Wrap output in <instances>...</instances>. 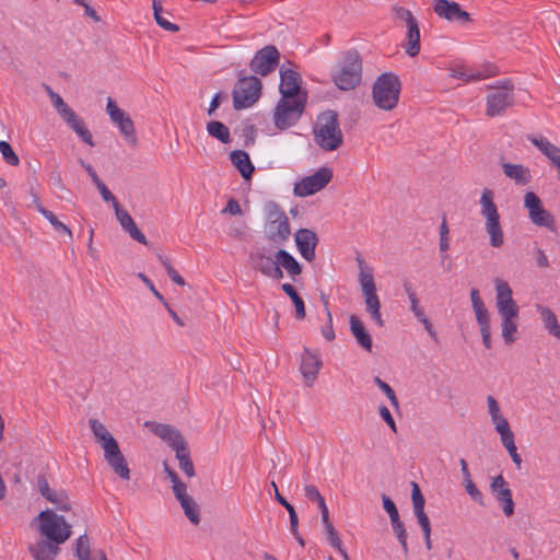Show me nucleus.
I'll return each instance as SVG.
<instances>
[{
    "label": "nucleus",
    "mask_w": 560,
    "mask_h": 560,
    "mask_svg": "<svg viewBox=\"0 0 560 560\" xmlns=\"http://www.w3.org/2000/svg\"><path fill=\"white\" fill-rule=\"evenodd\" d=\"M280 93L282 97H300L306 96L305 93H301V77L300 74L291 69L280 70Z\"/></svg>",
    "instance_id": "obj_21"
},
{
    "label": "nucleus",
    "mask_w": 560,
    "mask_h": 560,
    "mask_svg": "<svg viewBox=\"0 0 560 560\" xmlns=\"http://www.w3.org/2000/svg\"><path fill=\"white\" fill-rule=\"evenodd\" d=\"M62 119L69 125V127L90 147H94L92 133L85 127L84 121L71 109L66 114Z\"/></svg>",
    "instance_id": "obj_29"
},
{
    "label": "nucleus",
    "mask_w": 560,
    "mask_h": 560,
    "mask_svg": "<svg viewBox=\"0 0 560 560\" xmlns=\"http://www.w3.org/2000/svg\"><path fill=\"white\" fill-rule=\"evenodd\" d=\"M375 384L378 386V388L387 396L390 404L395 407H399L398 398L394 392V389L384 381H382L378 376L374 378Z\"/></svg>",
    "instance_id": "obj_51"
},
{
    "label": "nucleus",
    "mask_w": 560,
    "mask_h": 560,
    "mask_svg": "<svg viewBox=\"0 0 560 560\" xmlns=\"http://www.w3.org/2000/svg\"><path fill=\"white\" fill-rule=\"evenodd\" d=\"M222 212L230 213L232 215H241L242 209L237 200L230 199Z\"/></svg>",
    "instance_id": "obj_64"
},
{
    "label": "nucleus",
    "mask_w": 560,
    "mask_h": 560,
    "mask_svg": "<svg viewBox=\"0 0 560 560\" xmlns=\"http://www.w3.org/2000/svg\"><path fill=\"white\" fill-rule=\"evenodd\" d=\"M37 488L39 493L47 499L56 489H51L47 478L44 475L37 477Z\"/></svg>",
    "instance_id": "obj_57"
},
{
    "label": "nucleus",
    "mask_w": 560,
    "mask_h": 560,
    "mask_svg": "<svg viewBox=\"0 0 560 560\" xmlns=\"http://www.w3.org/2000/svg\"><path fill=\"white\" fill-rule=\"evenodd\" d=\"M470 300H471V306H472V310H474V313L476 316V320L486 318V317H490L489 312H488L482 299L480 298V293H479L478 289L472 288L470 290Z\"/></svg>",
    "instance_id": "obj_44"
},
{
    "label": "nucleus",
    "mask_w": 560,
    "mask_h": 560,
    "mask_svg": "<svg viewBox=\"0 0 560 560\" xmlns=\"http://www.w3.org/2000/svg\"><path fill=\"white\" fill-rule=\"evenodd\" d=\"M324 305H325V311H326V315H327V325L325 327L322 328V334L324 336V338L328 341H331L335 339V331H334V328H332V316H331V313L328 308V302L327 301H324Z\"/></svg>",
    "instance_id": "obj_55"
},
{
    "label": "nucleus",
    "mask_w": 560,
    "mask_h": 560,
    "mask_svg": "<svg viewBox=\"0 0 560 560\" xmlns=\"http://www.w3.org/2000/svg\"><path fill=\"white\" fill-rule=\"evenodd\" d=\"M261 88V82L257 77H241L233 90L234 108H247L256 103L260 96Z\"/></svg>",
    "instance_id": "obj_13"
},
{
    "label": "nucleus",
    "mask_w": 560,
    "mask_h": 560,
    "mask_svg": "<svg viewBox=\"0 0 560 560\" xmlns=\"http://www.w3.org/2000/svg\"><path fill=\"white\" fill-rule=\"evenodd\" d=\"M277 501L284 506V512L289 513L290 516V528L292 533H296L298 528V515L291 503H289L279 492H277Z\"/></svg>",
    "instance_id": "obj_49"
},
{
    "label": "nucleus",
    "mask_w": 560,
    "mask_h": 560,
    "mask_svg": "<svg viewBox=\"0 0 560 560\" xmlns=\"http://www.w3.org/2000/svg\"><path fill=\"white\" fill-rule=\"evenodd\" d=\"M488 412L491 418V422L494 425V429L502 428L509 424L508 419L502 415L500 406L497 399L489 395L487 397Z\"/></svg>",
    "instance_id": "obj_37"
},
{
    "label": "nucleus",
    "mask_w": 560,
    "mask_h": 560,
    "mask_svg": "<svg viewBox=\"0 0 560 560\" xmlns=\"http://www.w3.org/2000/svg\"><path fill=\"white\" fill-rule=\"evenodd\" d=\"M530 142L557 167L560 165V148L545 137H532Z\"/></svg>",
    "instance_id": "obj_28"
},
{
    "label": "nucleus",
    "mask_w": 560,
    "mask_h": 560,
    "mask_svg": "<svg viewBox=\"0 0 560 560\" xmlns=\"http://www.w3.org/2000/svg\"><path fill=\"white\" fill-rule=\"evenodd\" d=\"M325 530L327 534V540L328 542L338 550V552L341 555L342 560H350L348 552L342 547V542L338 536V533L334 528L332 524L330 522L325 523Z\"/></svg>",
    "instance_id": "obj_43"
},
{
    "label": "nucleus",
    "mask_w": 560,
    "mask_h": 560,
    "mask_svg": "<svg viewBox=\"0 0 560 560\" xmlns=\"http://www.w3.org/2000/svg\"><path fill=\"white\" fill-rule=\"evenodd\" d=\"M207 132L210 137L219 140L223 144H228L232 141L230 129L221 121H209L207 124Z\"/></svg>",
    "instance_id": "obj_35"
},
{
    "label": "nucleus",
    "mask_w": 560,
    "mask_h": 560,
    "mask_svg": "<svg viewBox=\"0 0 560 560\" xmlns=\"http://www.w3.org/2000/svg\"><path fill=\"white\" fill-rule=\"evenodd\" d=\"M315 143L326 152L336 151L343 143V135L339 126L338 115L327 110L317 116L313 127Z\"/></svg>",
    "instance_id": "obj_4"
},
{
    "label": "nucleus",
    "mask_w": 560,
    "mask_h": 560,
    "mask_svg": "<svg viewBox=\"0 0 560 560\" xmlns=\"http://www.w3.org/2000/svg\"><path fill=\"white\" fill-rule=\"evenodd\" d=\"M265 214L264 234L267 243H260L256 246L282 248L291 235L290 222L285 212L277 203L269 202L265 207Z\"/></svg>",
    "instance_id": "obj_3"
},
{
    "label": "nucleus",
    "mask_w": 560,
    "mask_h": 560,
    "mask_svg": "<svg viewBox=\"0 0 560 560\" xmlns=\"http://www.w3.org/2000/svg\"><path fill=\"white\" fill-rule=\"evenodd\" d=\"M401 91V82L393 72H385L376 78L372 86L374 105L385 112L397 107Z\"/></svg>",
    "instance_id": "obj_5"
},
{
    "label": "nucleus",
    "mask_w": 560,
    "mask_h": 560,
    "mask_svg": "<svg viewBox=\"0 0 560 560\" xmlns=\"http://www.w3.org/2000/svg\"><path fill=\"white\" fill-rule=\"evenodd\" d=\"M173 492H174V495L176 497V499L178 501L190 497L187 493V486H186V483L183 482L180 479H178L177 481L173 482Z\"/></svg>",
    "instance_id": "obj_59"
},
{
    "label": "nucleus",
    "mask_w": 560,
    "mask_h": 560,
    "mask_svg": "<svg viewBox=\"0 0 560 560\" xmlns=\"http://www.w3.org/2000/svg\"><path fill=\"white\" fill-rule=\"evenodd\" d=\"M464 487L468 495L477 503L483 505V498L481 491L474 483L472 479L464 480Z\"/></svg>",
    "instance_id": "obj_52"
},
{
    "label": "nucleus",
    "mask_w": 560,
    "mask_h": 560,
    "mask_svg": "<svg viewBox=\"0 0 560 560\" xmlns=\"http://www.w3.org/2000/svg\"><path fill=\"white\" fill-rule=\"evenodd\" d=\"M280 54L276 46L267 45L259 49L249 62V68L256 74L266 77L271 73L279 63Z\"/></svg>",
    "instance_id": "obj_16"
},
{
    "label": "nucleus",
    "mask_w": 560,
    "mask_h": 560,
    "mask_svg": "<svg viewBox=\"0 0 560 560\" xmlns=\"http://www.w3.org/2000/svg\"><path fill=\"white\" fill-rule=\"evenodd\" d=\"M480 214L485 219V231L492 247L499 248L504 244V231L500 221V213L494 203V192L485 188L480 196Z\"/></svg>",
    "instance_id": "obj_6"
},
{
    "label": "nucleus",
    "mask_w": 560,
    "mask_h": 560,
    "mask_svg": "<svg viewBox=\"0 0 560 560\" xmlns=\"http://www.w3.org/2000/svg\"><path fill=\"white\" fill-rule=\"evenodd\" d=\"M75 556L79 560H90L92 555L90 551V541L86 534L81 535L77 539Z\"/></svg>",
    "instance_id": "obj_48"
},
{
    "label": "nucleus",
    "mask_w": 560,
    "mask_h": 560,
    "mask_svg": "<svg viewBox=\"0 0 560 560\" xmlns=\"http://www.w3.org/2000/svg\"><path fill=\"white\" fill-rule=\"evenodd\" d=\"M405 51L410 57H416L420 52V30L418 22L408 27Z\"/></svg>",
    "instance_id": "obj_33"
},
{
    "label": "nucleus",
    "mask_w": 560,
    "mask_h": 560,
    "mask_svg": "<svg viewBox=\"0 0 560 560\" xmlns=\"http://www.w3.org/2000/svg\"><path fill=\"white\" fill-rule=\"evenodd\" d=\"M281 289L292 300L296 318L303 319L305 317V305L294 287L290 283H282Z\"/></svg>",
    "instance_id": "obj_40"
},
{
    "label": "nucleus",
    "mask_w": 560,
    "mask_h": 560,
    "mask_svg": "<svg viewBox=\"0 0 560 560\" xmlns=\"http://www.w3.org/2000/svg\"><path fill=\"white\" fill-rule=\"evenodd\" d=\"M411 500L413 512L423 534L431 533V523L424 512V498L421 493L420 487L417 482H411Z\"/></svg>",
    "instance_id": "obj_23"
},
{
    "label": "nucleus",
    "mask_w": 560,
    "mask_h": 560,
    "mask_svg": "<svg viewBox=\"0 0 560 560\" xmlns=\"http://www.w3.org/2000/svg\"><path fill=\"white\" fill-rule=\"evenodd\" d=\"M502 318L501 335L506 345L515 341V334L517 331L518 312L499 314Z\"/></svg>",
    "instance_id": "obj_31"
},
{
    "label": "nucleus",
    "mask_w": 560,
    "mask_h": 560,
    "mask_svg": "<svg viewBox=\"0 0 560 560\" xmlns=\"http://www.w3.org/2000/svg\"><path fill=\"white\" fill-rule=\"evenodd\" d=\"M410 302V310L415 317L423 325L424 329L428 331V334L433 338L436 339V332L432 326V323L429 320V318L425 316L423 307L419 305V300L416 296H411L409 299Z\"/></svg>",
    "instance_id": "obj_36"
},
{
    "label": "nucleus",
    "mask_w": 560,
    "mask_h": 560,
    "mask_svg": "<svg viewBox=\"0 0 560 560\" xmlns=\"http://www.w3.org/2000/svg\"><path fill=\"white\" fill-rule=\"evenodd\" d=\"M495 431L500 434L501 442L504 447L515 443L514 433L512 432L510 424L495 429Z\"/></svg>",
    "instance_id": "obj_56"
},
{
    "label": "nucleus",
    "mask_w": 560,
    "mask_h": 560,
    "mask_svg": "<svg viewBox=\"0 0 560 560\" xmlns=\"http://www.w3.org/2000/svg\"><path fill=\"white\" fill-rule=\"evenodd\" d=\"M0 153L2 155L3 161L10 166H18L20 164V159L18 154L14 152L12 145L8 141H0Z\"/></svg>",
    "instance_id": "obj_46"
},
{
    "label": "nucleus",
    "mask_w": 560,
    "mask_h": 560,
    "mask_svg": "<svg viewBox=\"0 0 560 560\" xmlns=\"http://www.w3.org/2000/svg\"><path fill=\"white\" fill-rule=\"evenodd\" d=\"M294 238L301 256L307 261L314 260L318 241L316 234L308 229H300Z\"/></svg>",
    "instance_id": "obj_22"
},
{
    "label": "nucleus",
    "mask_w": 560,
    "mask_h": 560,
    "mask_svg": "<svg viewBox=\"0 0 560 560\" xmlns=\"http://www.w3.org/2000/svg\"><path fill=\"white\" fill-rule=\"evenodd\" d=\"M50 100L61 118L72 109L58 93H51Z\"/></svg>",
    "instance_id": "obj_54"
},
{
    "label": "nucleus",
    "mask_w": 560,
    "mask_h": 560,
    "mask_svg": "<svg viewBox=\"0 0 560 560\" xmlns=\"http://www.w3.org/2000/svg\"><path fill=\"white\" fill-rule=\"evenodd\" d=\"M477 323L480 327V334L482 337V343L487 349L491 348V326H490V317L477 319Z\"/></svg>",
    "instance_id": "obj_50"
},
{
    "label": "nucleus",
    "mask_w": 560,
    "mask_h": 560,
    "mask_svg": "<svg viewBox=\"0 0 560 560\" xmlns=\"http://www.w3.org/2000/svg\"><path fill=\"white\" fill-rule=\"evenodd\" d=\"M249 264L254 270L273 280H281L285 272L296 281L302 273L301 264L283 248L255 246L249 254Z\"/></svg>",
    "instance_id": "obj_1"
},
{
    "label": "nucleus",
    "mask_w": 560,
    "mask_h": 560,
    "mask_svg": "<svg viewBox=\"0 0 560 560\" xmlns=\"http://www.w3.org/2000/svg\"><path fill=\"white\" fill-rule=\"evenodd\" d=\"M230 160L244 179L248 180L252 178L255 167L247 152L243 150H234L230 153Z\"/></svg>",
    "instance_id": "obj_27"
},
{
    "label": "nucleus",
    "mask_w": 560,
    "mask_h": 560,
    "mask_svg": "<svg viewBox=\"0 0 560 560\" xmlns=\"http://www.w3.org/2000/svg\"><path fill=\"white\" fill-rule=\"evenodd\" d=\"M176 458L179 464V468L185 472V475L188 478H191L195 476V468L194 464L190 459L189 451L187 443L175 451Z\"/></svg>",
    "instance_id": "obj_39"
},
{
    "label": "nucleus",
    "mask_w": 560,
    "mask_h": 560,
    "mask_svg": "<svg viewBox=\"0 0 560 560\" xmlns=\"http://www.w3.org/2000/svg\"><path fill=\"white\" fill-rule=\"evenodd\" d=\"M89 425L97 444L104 452V459L112 470L122 480L130 479L127 459L120 451L117 440L97 419H90Z\"/></svg>",
    "instance_id": "obj_2"
},
{
    "label": "nucleus",
    "mask_w": 560,
    "mask_h": 560,
    "mask_svg": "<svg viewBox=\"0 0 560 560\" xmlns=\"http://www.w3.org/2000/svg\"><path fill=\"white\" fill-rule=\"evenodd\" d=\"M495 500L501 504L502 511L505 516H512L514 513V501L510 488L502 489L500 492L493 494Z\"/></svg>",
    "instance_id": "obj_42"
},
{
    "label": "nucleus",
    "mask_w": 560,
    "mask_h": 560,
    "mask_svg": "<svg viewBox=\"0 0 560 560\" xmlns=\"http://www.w3.org/2000/svg\"><path fill=\"white\" fill-rule=\"evenodd\" d=\"M154 20L160 27H162L163 30H165L167 32L176 33L179 30L178 25L167 21V19H165L163 16V14L160 16H156Z\"/></svg>",
    "instance_id": "obj_62"
},
{
    "label": "nucleus",
    "mask_w": 560,
    "mask_h": 560,
    "mask_svg": "<svg viewBox=\"0 0 560 560\" xmlns=\"http://www.w3.org/2000/svg\"><path fill=\"white\" fill-rule=\"evenodd\" d=\"M524 207L528 211L532 222L538 226L550 228L553 222V215L547 211L540 198L533 191H527L524 196Z\"/></svg>",
    "instance_id": "obj_17"
},
{
    "label": "nucleus",
    "mask_w": 560,
    "mask_h": 560,
    "mask_svg": "<svg viewBox=\"0 0 560 560\" xmlns=\"http://www.w3.org/2000/svg\"><path fill=\"white\" fill-rule=\"evenodd\" d=\"M381 418L388 424L393 432H397V427L390 411L386 406H381L378 409Z\"/></svg>",
    "instance_id": "obj_61"
},
{
    "label": "nucleus",
    "mask_w": 560,
    "mask_h": 560,
    "mask_svg": "<svg viewBox=\"0 0 560 560\" xmlns=\"http://www.w3.org/2000/svg\"><path fill=\"white\" fill-rule=\"evenodd\" d=\"M179 503L187 518L194 525H198L200 523V509L192 497L183 499L179 501Z\"/></svg>",
    "instance_id": "obj_41"
},
{
    "label": "nucleus",
    "mask_w": 560,
    "mask_h": 560,
    "mask_svg": "<svg viewBox=\"0 0 560 560\" xmlns=\"http://www.w3.org/2000/svg\"><path fill=\"white\" fill-rule=\"evenodd\" d=\"M434 13L448 22L467 24L471 22L470 14L462 9L460 4L450 0H435L433 7Z\"/></svg>",
    "instance_id": "obj_18"
},
{
    "label": "nucleus",
    "mask_w": 560,
    "mask_h": 560,
    "mask_svg": "<svg viewBox=\"0 0 560 560\" xmlns=\"http://www.w3.org/2000/svg\"><path fill=\"white\" fill-rule=\"evenodd\" d=\"M361 78L362 60L359 52L355 50L347 51L331 74L335 85L341 91H351L360 84Z\"/></svg>",
    "instance_id": "obj_7"
},
{
    "label": "nucleus",
    "mask_w": 560,
    "mask_h": 560,
    "mask_svg": "<svg viewBox=\"0 0 560 560\" xmlns=\"http://www.w3.org/2000/svg\"><path fill=\"white\" fill-rule=\"evenodd\" d=\"M322 360L319 359V354L316 351H311L305 348L302 357H301V366L300 371L303 375L304 384L306 386H312L317 378V374L322 369Z\"/></svg>",
    "instance_id": "obj_20"
},
{
    "label": "nucleus",
    "mask_w": 560,
    "mask_h": 560,
    "mask_svg": "<svg viewBox=\"0 0 560 560\" xmlns=\"http://www.w3.org/2000/svg\"><path fill=\"white\" fill-rule=\"evenodd\" d=\"M46 500L61 512L71 511L72 504L69 494L63 489H56Z\"/></svg>",
    "instance_id": "obj_38"
},
{
    "label": "nucleus",
    "mask_w": 560,
    "mask_h": 560,
    "mask_svg": "<svg viewBox=\"0 0 560 560\" xmlns=\"http://www.w3.org/2000/svg\"><path fill=\"white\" fill-rule=\"evenodd\" d=\"M350 330L354 336L357 342L368 352L372 351V338L370 334L366 331L363 323L357 315H351L349 318Z\"/></svg>",
    "instance_id": "obj_30"
},
{
    "label": "nucleus",
    "mask_w": 560,
    "mask_h": 560,
    "mask_svg": "<svg viewBox=\"0 0 560 560\" xmlns=\"http://www.w3.org/2000/svg\"><path fill=\"white\" fill-rule=\"evenodd\" d=\"M393 19L395 23H405L407 27L412 24H416L418 21L413 16L412 12L404 7L394 5L392 8Z\"/></svg>",
    "instance_id": "obj_45"
},
{
    "label": "nucleus",
    "mask_w": 560,
    "mask_h": 560,
    "mask_svg": "<svg viewBox=\"0 0 560 560\" xmlns=\"http://www.w3.org/2000/svg\"><path fill=\"white\" fill-rule=\"evenodd\" d=\"M506 488H509V485L502 475L494 477L490 483V489L493 494L497 492H500V490L506 489Z\"/></svg>",
    "instance_id": "obj_63"
},
{
    "label": "nucleus",
    "mask_w": 560,
    "mask_h": 560,
    "mask_svg": "<svg viewBox=\"0 0 560 560\" xmlns=\"http://www.w3.org/2000/svg\"><path fill=\"white\" fill-rule=\"evenodd\" d=\"M152 432L164 440L173 451L178 450L187 443L180 432L168 424L155 423L153 424Z\"/></svg>",
    "instance_id": "obj_24"
},
{
    "label": "nucleus",
    "mask_w": 560,
    "mask_h": 560,
    "mask_svg": "<svg viewBox=\"0 0 560 560\" xmlns=\"http://www.w3.org/2000/svg\"><path fill=\"white\" fill-rule=\"evenodd\" d=\"M513 92L514 84L511 80H503L498 85L491 86V91L486 96V115L488 117L503 115L514 104Z\"/></svg>",
    "instance_id": "obj_12"
},
{
    "label": "nucleus",
    "mask_w": 560,
    "mask_h": 560,
    "mask_svg": "<svg viewBox=\"0 0 560 560\" xmlns=\"http://www.w3.org/2000/svg\"><path fill=\"white\" fill-rule=\"evenodd\" d=\"M357 264L359 267L358 280L364 296L366 312L377 326L383 327L384 320L381 315V302L376 294L373 270L361 257H357Z\"/></svg>",
    "instance_id": "obj_8"
},
{
    "label": "nucleus",
    "mask_w": 560,
    "mask_h": 560,
    "mask_svg": "<svg viewBox=\"0 0 560 560\" xmlns=\"http://www.w3.org/2000/svg\"><path fill=\"white\" fill-rule=\"evenodd\" d=\"M37 211L52 225L56 232L66 234L72 241V231L68 225L58 220V218L49 210L45 209L39 202H36Z\"/></svg>",
    "instance_id": "obj_34"
},
{
    "label": "nucleus",
    "mask_w": 560,
    "mask_h": 560,
    "mask_svg": "<svg viewBox=\"0 0 560 560\" xmlns=\"http://www.w3.org/2000/svg\"><path fill=\"white\" fill-rule=\"evenodd\" d=\"M536 310L540 315V319L545 329L555 338L560 340V324L558 323L557 315L552 310L544 305H536Z\"/></svg>",
    "instance_id": "obj_32"
},
{
    "label": "nucleus",
    "mask_w": 560,
    "mask_h": 560,
    "mask_svg": "<svg viewBox=\"0 0 560 560\" xmlns=\"http://www.w3.org/2000/svg\"><path fill=\"white\" fill-rule=\"evenodd\" d=\"M306 98V96L281 97L278 101L273 110V122L277 129L285 130L299 121L304 113Z\"/></svg>",
    "instance_id": "obj_11"
},
{
    "label": "nucleus",
    "mask_w": 560,
    "mask_h": 560,
    "mask_svg": "<svg viewBox=\"0 0 560 560\" xmlns=\"http://www.w3.org/2000/svg\"><path fill=\"white\" fill-rule=\"evenodd\" d=\"M100 195L105 202H109L115 211L116 220L120 228L136 242L147 245L148 240L145 235L139 230L135 220L129 212L124 209L118 202L117 198L108 190L106 185L101 182L95 185Z\"/></svg>",
    "instance_id": "obj_10"
},
{
    "label": "nucleus",
    "mask_w": 560,
    "mask_h": 560,
    "mask_svg": "<svg viewBox=\"0 0 560 560\" xmlns=\"http://www.w3.org/2000/svg\"><path fill=\"white\" fill-rule=\"evenodd\" d=\"M451 75L455 79H462L466 82L481 80L485 77L481 73H467L464 68H454Z\"/></svg>",
    "instance_id": "obj_53"
},
{
    "label": "nucleus",
    "mask_w": 560,
    "mask_h": 560,
    "mask_svg": "<svg viewBox=\"0 0 560 560\" xmlns=\"http://www.w3.org/2000/svg\"><path fill=\"white\" fill-rule=\"evenodd\" d=\"M36 521L38 522V532L48 540L57 544H63L71 536V525L65 520L62 515H58L52 510L42 511Z\"/></svg>",
    "instance_id": "obj_9"
},
{
    "label": "nucleus",
    "mask_w": 560,
    "mask_h": 560,
    "mask_svg": "<svg viewBox=\"0 0 560 560\" xmlns=\"http://www.w3.org/2000/svg\"><path fill=\"white\" fill-rule=\"evenodd\" d=\"M382 501H383V508L388 513L390 520L399 516L398 510H397L394 501L389 497L383 494Z\"/></svg>",
    "instance_id": "obj_58"
},
{
    "label": "nucleus",
    "mask_w": 560,
    "mask_h": 560,
    "mask_svg": "<svg viewBox=\"0 0 560 560\" xmlns=\"http://www.w3.org/2000/svg\"><path fill=\"white\" fill-rule=\"evenodd\" d=\"M495 307L499 314L520 312L518 305L513 300L510 284L500 278L494 279Z\"/></svg>",
    "instance_id": "obj_19"
},
{
    "label": "nucleus",
    "mask_w": 560,
    "mask_h": 560,
    "mask_svg": "<svg viewBox=\"0 0 560 560\" xmlns=\"http://www.w3.org/2000/svg\"><path fill=\"white\" fill-rule=\"evenodd\" d=\"M106 112L110 120L119 128V131L127 143L130 147H137L138 139L132 119L125 110L117 106L116 102L112 97L107 98Z\"/></svg>",
    "instance_id": "obj_15"
},
{
    "label": "nucleus",
    "mask_w": 560,
    "mask_h": 560,
    "mask_svg": "<svg viewBox=\"0 0 560 560\" xmlns=\"http://www.w3.org/2000/svg\"><path fill=\"white\" fill-rule=\"evenodd\" d=\"M503 174L513 180L515 185L525 186L532 182V172L523 164H513L509 162L502 163Z\"/></svg>",
    "instance_id": "obj_26"
},
{
    "label": "nucleus",
    "mask_w": 560,
    "mask_h": 560,
    "mask_svg": "<svg viewBox=\"0 0 560 560\" xmlns=\"http://www.w3.org/2000/svg\"><path fill=\"white\" fill-rule=\"evenodd\" d=\"M304 493L308 500L315 501L317 504L325 500L314 485H306L304 487Z\"/></svg>",
    "instance_id": "obj_60"
},
{
    "label": "nucleus",
    "mask_w": 560,
    "mask_h": 560,
    "mask_svg": "<svg viewBox=\"0 0 560 560\" xmlns=\"http://www.w3.org/2000/svg\"><path fill=\"white\" fill-rule=\"evenodd\" d=\"M59 545L46 538L31 545L28 550L34 560H55L59 552Z\"/></svg>",
    "instance_id": "obj_25"
},
{
    "label": "nucleus",
    "mask_w": 560,
    "mask_h": 560,
    "mask_svg": "<svg viewBox=\"0 0 560 560\" xmlns=\"http://www.w3.org/2000/svg\"><path fill=\"white\" fill-rule=\"evenodd\" d=\"M393 532L395 533L399 544L405 553L408 552V544H407V532L405 529L404 523L400 521V517H396L390 520Z\"/></svg>",
    "instance_id": "obj_47"
},
{
    "label": "nucleus",
    "mask_w": 560,
    "mask_h": 560,
    "mask_svg": "<svg viewBox=\"0 0 560 560\" xmlns=\"http://www.w3.org/2000/svg\"><path fill=\"white\" fill-rule=\"evenodd\" d=\"M332 170L328 166L318 168L314 174L304 176L294 184L293 194L296 197H308L323 190L332 179Z\"/></svg>",
    "instance_id": "obj_14"
}]
</instances>
